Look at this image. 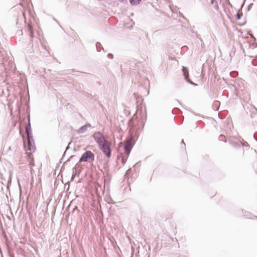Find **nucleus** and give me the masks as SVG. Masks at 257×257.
<instances>
[{
  "label": "nucleus",
  "mask_w": 257,
  "mask_h": 257,
  "mask_svg": "<svg viewBox=\"0 0 257 257\" xmlns=\"http://www.w3.org/2000/svg\"><path fill=\"white\" fill-rule=\"evenodd\" d=\"M24 146L27 155V159L31 165H33V158L32 157V153L35 150V146L33 140H31L29 134H27V142L24 141Z\"/></svg>",
  "instance_id": "1"
},
{
  "label": "nucleus",
  "mask_w": 257,
  "mask_h": 257,
  "mask_svg": "<svg viewBox=\"0 0 257 257\" xmlns=\"http://www.w3.org/2000/svg\"><path fill=\"white\" fill-rule=\"evenodd\" d=\"M111 143L108 141L107 140H106L103 143L99 145L101 150L102 151L103 154H104L105 156L108 158H109L111 156Z\"/></svg>",
  "instance_id": "2"
},
{
  "label": "nucleus",
  "mask_w": 257,
  "mask_h": 257,
  "mask_svg": "<svg viewBox=\"0 0 257 257\" xmlns=\"http://www.w3.org/2000/svg\"><path fill=\"white\" fill-rule=\"evenodd\" d=\"M94 160V155L90 151H87L82 154L79 162H91Z\"/></svg>",
  "instance_id": "3"
},
{
  "label": "nucleus",
  "mask_w": 257,
  "mask_h": 257,
  "mask_svg": "<svg viewBox=\"0 0 257 257\" xmlns=\"http://www.w3.org/2000/svg\"><path fill=\"white\" fill-rule=\"evenodd\" d=\"M93 137L95 141L98 143V145H100L106 140L104 138L102 134L100 132L95 133L93 135Z\"/></svg>",
  "instance_id": "4"
},
{
  "label": "nucleus",
  "mask_w": 257,
  "mask_h": 257,
  "mask_svg": "<svg viewBox=\"0 0 257 257\" xmlns=\"http://www.w3.org/2000/svg\"><path fill=\"white\" fill-rule=\"evenodd\" d=\"M132 148V145L131 141H127L126 142L125 146H124L125 152L127 155H129Z\"/></svg>",
  "instance_id": "5"
},
{
  "label": "nucleus",
  "mask_w": 257,
  "mask_h": 257,
  "mask_svg": "<svg viewBox=\"0 0 257 257\" xmlns=\"http://www.w3.org/2000/svg\"><path fill=\"white\" fill-rule=\"evenodd\" d=\"M182 71L186 79L188 80V78L189 77V74L187 69L185 67H183Z\"/></svg>",
  "instance_id": "6"
},
{
  "label": "nucleus",
  "mask_w": 257,
  "mask_h": 257,
  "mask_svg": "<svg viewBox=\"0 0 257 257\" xmlns=\"http://www.w3.org/2000/svg\"><path fill=\"white\" fill-rule=\"evenodd\" d=\"M142 0H130V3L132 5H137L139 4Z\"/></svg>",
  "instance_id": "7"
},
{
  "label": "nucleus",
  "mask_w": 257,
  "mask_h": 257,
  "mask_svg": "<svg viewBox=\"0 0 257 257\" xmlns=\"http://www.w3.org/2000/svg\"><path fill=\"white\" fill-rule=\"evenodd\" d=\"M29 28L30 33L31 34V37H33L34 33H33V31L32 29V27L30 25H29Z\"/></svg>",
  "instance_id": "8"
},
{
  "label": "nucleus",
  "mask_w": 257,
  "mask_h": 257,
  "mask_svg": "<svg viewBox=\"0 0 257 257\" xmlns=\"http://www.w3.org/2000/svg\"><path fill=\"white\" fill-rule=\"evenodd\" d=\"M237 19H240V15H239V14H237Z\"/></svg>",
  "instance_id": "9"
}]
</instances>
